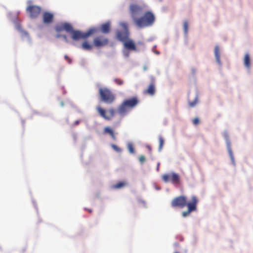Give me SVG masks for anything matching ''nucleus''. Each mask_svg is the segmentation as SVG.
I'll return each instance as SVG.
<instances>
[{
  "label": "nucleus",
  "mask_w": 253,
  "mask_h": 253,
  "mask_svg": "<svg viewBox=\"0 0 253 253\" xmlns=\"http://www.w3.org/2000/svg\"><path fill=\"white\" fill-rule=\"evenodd\" d=\"M162 178L165 182H170L173 184H177L179 182V175L174 172L163 174Z\"/></svg>",
  "instance_id": "1a4fd4ad"
},
{
  "label": "nucleus",
  "mask_w": 253,
  "mask_h": 253,
  "mask_svg": "<svg viewBox=\"0 0 253 253\" xmlns=\"http://www.w3.org/2000/svg\"><path fill=\"white\" fill-rule=\"evenodd\" d=\"M64 57H65V58L66 59H67V60L68 61L69 63H70L71 62V59H70V58H69L68 57V56H67V55H65Z\"/></svg>",
  "instance_id": "c756f323"
},
{
  "label": "nucleus",
  "mask_w": 253,
  "mask_h": 253,
  "mask_svg": "<svg viewBox=\"0 0 253 253\" xmlns=\"http://www.w3.org/2000/svg\"><path fill=\"white\" fill-rule=\"evenodd\" d=\"M83 42L82 44V47L84 50H91L93 45L90 43L88 41H86V39Z\"/></svg>",
  "instance_id": "2eb2a0df"
},
{
  "label": "nucleus",
  "mask_w": 253,
  "mask_h": 253,
  "mask_svg": "<svg viewBox=\"0 0 253 253\" xmlns=\"http://www.w3.org/2000/svg\"><path fill=\"white\" fill-rule=\"evenodd\" d=\"M25 250H26V249H25V248L23 249H22V250H21V252H22V253H24V252H25Z\"/></svg>",
  "instance_id": "72a5a7b5"
},
{
  "label": "nucleus",
  "mask_w": 253,
  "mask_h": 253,
  "mask_svg": "<svg viewBox=\"0 0 253 253\" xmlns=\"http://www.w3.org/2000/svg\"><path fill=\"white\" fill-rule=\"evenodd\" d=\"M93 42L95 47H103L108 44L109 40L104 36H100L94 38Z\"/></svg>",
  "instance_id": "9d476101"
},
{
  "label": "nucleus",
  "mask_w": 253,
  "mask_h": 253,
  "mask_svg": "<svg viewBox=\"0 0 253 253\" xmlns=\"http://www.w3.org/2000/svg\"><path fill=\"white\" fill-rule=\"evenodd\" d=\"M99 94L101 100L105 103L111 104L115 100V95L107 87L100 88Z\"/></svg>",
  "instance_id": "39448f33"
},
{
  "label": "nucleus",
  "mask_w": 253,
  "mask_h": 253,
  "mask_svg": "<svg viewBox=\"0 0 253 253\" xmlns=\"http://www.w3.org/2000/svg\"><path fill=\"white\" fill-rule=\"evenodd\" d=\"M60 37V36L59 35H57V37L59 38Z\"/></svg>",
  "instance_id": "f704fd0d"
},
{
  "label": "nucleus",
  "mask_w": 253,
  "mask_h": 253,
  "mask_svg": "<svg viewBox=\"0 0 253 253\" xmlns=\"http://www.w3.org/2000/svg\"><path fill=\"white\" fill-rule=\"evenodd\" d=\"M113 81L115 84L119 85H121L124 84V81L120 78H115Z\"/></svg>",
  "instance_id": "4be33fe9"
},
{
  "label": "nucleus",
  "mask_w": 253,
  "mask_h": 253,
  "mask_svg": "<svg viewBox=\"0 0 253 253\" xmlns=\"http://www.w3.org/2000/svg\"><path fill=\"white\" fill-rule=\"evenodd\" d=\"M96 109L100 116L105 120L108 121L111 120L112 118L114 117L116 112L115 109L111 108L108 110L109 115H107L106 114V111L101 107H97Z\"/></svg>",
  "instance_id": "6e6552de"
},
{
  "label": "nucleus",
  "mask_w": 253,
  "mask_h": 253,
  "mask_svg": "<svg viewBox=\"0 0 253 253\" xmlns=\"http://www.w3.org/2000/svg\"><path fill=\"white\" fill-rule=\"evenodd\" d=\"M104 132L108 133L113 140H116V138L113 130L110 127H105L104 129Z\"/></svg>",
  "instance_id": "a211bd4d"
},
{
  "label": "nucleus",
  "mask_w": 253,
  "mask_h": 253,
  "mask_svg": "<svg viewBox=\"0 0 253 253\" xmlns=\"http://www.w3.org/2000/svg\"><path fill=\"white\" fill-rule=\"evenodd\" d=\"M159 151H161L163 148V145L164 144V139L162 137V136H159Z\"/></svg>",
  "instance_id": "aec40b11"
},
{
  "label": "nucleus",
  "mask_w": 253,
  "mask_h": 253,
  "mask_svg": "<svg viewBox=\"0 0 253 253\" xmlns=\"http://www.w3.org/2000/svg\"><path fill=\"white\" fill-rule=\"evenodd\" d=\"M63 37V38L65 40V41L66 42H67V36L66 35H63L62 36Z\"/></svg>",
  "instance_id": "2f4dec72"
},
{
  "label": "nucleus",
  "mask_w": 253,
  "mask_h": 253,
  "mask_svg": "<svg viewBox=\"0 0 253 253\" xmlns=\"http://www.w3.org/2000/svg\"><path fill=\"white\" fill-rule=\"evenodd\" d=\"M111 147L115 151L117 152H121L122 151V149L115 144H112Z\"/></svg>",
  "instance_id": "b1692460"
},
{
  "label": "nucleus",
  "mask_w": 253,
  "mask_h": 253,
  "mask_svg": "<svg viewBox=\"0 0 253 253\" xmlns=\"http://www.w3.org/2000/svg\"><path fill=\"white\" fill-rule=\"evenodd\" d=\"M147 69L146 67H144V70H146Z\"/></svg>",
  "instance_id": "c9c22d12"
},
{
  "label": "nucleus",
  "mask_w": 253,
  "mask_h": 253,
  "mask_svg": "<svg viewBox=\"0 0 253 253\" xmlns=\"http://www.w3.org/2000/svg\"><path fill=\"white\" fill-rule=\"evenodd\" d=\"M139 103L136 97L125 100L118 108V112L121 116H124L132 108L135 107Z\"/></svg>",
  "instance_id": "20e7f679"
},
{
  "label": "nucleus",
  "mask_w": 253,
  "mask_h": 253,
  "mask_svg": "<svg viewBox=\"0 0 253 253\" xmlns=\"http://www.w3.org/2000/svg\"><path fill=\"white\" fill-rule=\"evenodd\" d=\"M41 11V7L37 5H29L26 8V12L30 17L32 19L37 18L40 14Z\"/></svg>",
  "instance_id": "423d86ee"
},
{
  "label": "nucleus",
  "mask_w": 253,
  "mask_h": 253,
  "mask_svg": "<svg viewBox=\"0 0 253 253\" xmlns=\"http://www.w3.org/2000/svg\"><path fill=\"white\" fill-rule=\"evenodd\" d=\"M244 63L246 67L249 69L251 66V59L250 55L248 53L246 54L244 59Z\"/></svg>",
  "instance_id": "dca6fc26"
},
{
  "label": "nucleus",
  "mask_w": 253,
  "mask_h": 253,
  "mask_svg": "<svg viewBox=\"0 0 253 253\" xmlns=\"http://www.w3.org/2000/svg\"><path fill=\"white\" fill-rule=\"evenodd\" d=\"M193 123L195 125H197L199 123V120L198 118H195L193 120Z\"/></svg>",
  "instance_id": "cd10ccee"
},
{
  "label": "nucleus",
  "mask_w": 253,
  "mask_h": 253,
  "mask_svg": "<svg viewBox=\"0 0 253 253\" xmlns=\"http://www.w3.org/2000/svg\"><path fill=\"white\" fill-rule=\"evenodd\" d=\"M127 147L128 151L130 153L133 154L134 153V149L132 144H128Z\"/></svg>",
  "instance_id": "a878e982"
},
{
  "label": "nucleus",
  "mask_w": 253,
  "mask_h": 253,
  "mask_svg": "<svg viewBox=\"0 0 253 253\" xmlns=\"http://www.w3.org/2000/svg\"><path fill=\"white\" fill-rule=\"evenodd\" d=\"M228 152H229V153L230 154L231 158L232 159L233 158V154H232L231 149H230L229 146L228 147Z\"/></svg>",
  "instance_id": "c85d7f7f"
},
{
  "label": "nucleus",
  "mask_w": 253,
  "mask_h": 253,
  "mask_svg": "<svg viewBox=\"0 0 253 253\" xmlns=\"http://www.w3.org/2000/svg\"><path fill=\"white\" fill-rule=\"evenodd\" d=\"M120 25L124 29V31H117V37L119 40L123 42L128 39L129 32L127 28V25L126 23L122 22L120 23Z\"/></svg>",
  "instance_id": "0eeeda50"
},
{
  "label": "nucleus",
  "mask_w": 253,
  "mask_h": 253,
  "mask_svg": "<svg viewBox=\"0 0 253 253\" xmlns=\"http://www.w3.org/2000/svg\"><path fill=\"white\" fill-rule=\"evenodd\" d=\"M143 7L136 4H131L129 11L131 17L135 25L139 28H143L151 26L154 23L155 17L154 14L150 11H147L140 17L137 15L142 12Z\"/></svg>",
  "instance_id": "f257e3e1"
},
{
  "label": "nucleus",
  "mask_w": 253,
  "mask_h": 253,
  "mask_svg": "<svg viewBox=\"0 0 253 253\" xmlns=\"http://www.w3.org/2000/svg\"><path fill=\"white\" fill-rule=\"evenodd\" d=\"M127 183L126 181H120L113 186L114 188L119 189L126 185Z\"/></svg>",
  "instance_id": "6ab92c4d"
},
{
  "label": "nucleus",
  "mask_w": 253,
  "mask_h": 253,
  "mask_svg": "<svg viewBox=\"0 0 253 253\" xmlns=\"http://www.w3.org/2000/svg\"><path fill=\"white\" fill-rule=\"evenodd\" d=\"M214 55L217 62L219 65H221V61L220 59V51L219 47L218 46H215L214 48Z\"/></svg>",
  "instance_id": "f3484780"
},
{
  "label": "nucleus",
  "mask_w": 253,
  "mask_h": 253,
  "mask_svg": "<svg viewBox=\"0 0 253 253\" xmlns=\"http://www.w3.org/2000/svg\"><path fill=\"white\" fill-rule=\"evenodd\" d=\"M198 102L197 98H195V100L192 102H189V105L191 107H194Z\"/></svg>",
  "instance_id": "393cba45"
},
{
  "label": "nucleus",
  "mask_w": 253,
  "mask_h": 253,
  "mask_svg": "<svg viewBox=\"0 0 253 253\" xmlns=\"http://www.w3.org/2000/svg\"><path fill=\"white\" fill-rule=\"evenodd\" d=\"M100 31L104 34H108L110 31V23L109 22L102 24L100 27Z\"/></svg>",
  "instance_id": "4468645a"
},
{
  "label": "nucleus",
  "mask_w": 253,
  "mask_h": 253,
  "mask_svg": "<svg viewBox=\"0 0 253 253\" xmlns=\"http://www.w3.org/2000/svg\"><path fill=\"white\" fill-rule=\"evenodd\" d=\"M199 199L195 196H192L191 200L188 202H187L185 197L179 196L172 200L171 206L174 208L178 207L180 209H183L185 206H187V210L182 212V216L186 217L189 215L192 212L197 210V205Z\"/></svg>",
  "instance_id": "f03ea898"
},
{
  "label": "nucleus",
  "mask_w": 253,
  "mask_h": 253,
  "mask_svg": "<svg viewBox=\"0 0 253 253\" xmlns=\"http://www.w3.org/2000/svg\"><path fill=\"white\" fill-rule=\"evenodd\" d=\"M183 30L185 34H187L188 32V22L185 21L183 23Z\"/></svg>",
  "instance_id": "5701e85b"
},
{
  "label": "nucleus",
  "mask_w": 253,
  "mask_h": 253,
  "mask_svg": "<svg viewBox=\"0 0 253 253\" xmlns=\"http://www.w3.org/2000/svg\"><path fill=\"white\" fill-rule=\"evenodd\" d=\"M124 47L129 50L136 51V46L135 43L132 40L127 39L126 41L123 42Z\"/></svg>",
  "instance_id": "f8f14e48"
},
{
  "label": "nucleus",
  "mask_w": 253,
  "mask_h": 253,
  "mask_svg": "<svg viewBox=\"0 0 253 253\" xmlns=\"http://www.w3.org/2000/svg\"><path fill=\"white\" fill-rule=\"evenodd\" d=\"M148 149H150V150L151 149L150 147H149V146L148 147Z\"/></svg>",
  "instance_id": "e433bc0d"
},
{
  "label": "nucleus",
  "mask_w": 253,
  "mask_h": 253,
  "mask_svg": "<svg viewBox=\"0 0 253 253\" xmlns=\"http://www.w3.org/2000/svg\"><path fill=\"white\" fill-rule=\"evenodd\" d=\"M150 79L151 81L150 84L148 86L147 89L144 91V93L153 95L155 94L156 90L155 78L153 76H150Z\"/></svg>",
  "instance_id": "9b49d317"
},
{
  "label": "nucleus",
  "mask_w": 253,
  "mask_h": 253,
  "mask_svg": "<svg viewBox=\"0 0 253 253\" xmlns=\"http://www.w3.org/2000/svg\"><path fill=\"white\" fill-rule=\"evenodd\" d=\"M55 30L57 32L64 31V23L58 24L55 27Z\"/></svg>",
  "instance_id": "412c9836"
},
{
  "label": "nucleus",
  "mask_w": 253,
  "mask_h": 253,
  "mask_svg": "<svg viewBox=\"0 0 253 253\" xmlns=\"http://www.w3.org/2000/svg\"><path fill=\"white\" fill-rule=\"evenodd\" d=\"M64 30L68 33H72V39L74 41H77L80 39H86L90 36L97 32V29L96 28H91L88 30L86 32H82L78 30H73L72 25L67 23H64Z\"/></svg>",
  "instance_id": "7ed1b4c3"
},
{
  "label": "nucleus",
  "mask_w": 253,
  "mask_h": 253,
  "mask_svg": "<svg viewBox=\"0 0 253 253\" xmlns=\"http://www.w3.org/2000/svg\"><path fill=\"white\" fill-rule=\"evenodd\" d=\"M54 15L49 12H44L42 14V20L44 24L51 23L53 21Z\"/></svg>",
  "instance_id": "ddd939ff"
},
{
  "label": "nucleus",
  "mask_w": 253,
  "mask_h": 253,
  "mask_svg": "<svg viewBox=\"0 0 253 253\" xmlns=\"http://www.w3.org/2000/svg\"><path fill=\"white\" fill-rule=\"evenodd\" d=\"M139 160L140 163H143L145 161V157L144 156L141 155L139 157Z\"/></svg>",
  "instance_id": "bb28decb"
},
{
  "label": "nucleus",
  "mask_w": 253,
  "mask_h": 253,
  "mask_svg": "<svg viewBox=\"0 0 253 253\" xmlns=\"http://www.w3.org/2000/svg\"><path fill=\"white\" fill-rule=\"evenodd\" d=\"M85 210L89 212H92V210H90V209H86V208H85L84 209Z\"/></svg>",
  "instance_id": "473e14b6"
},
{
  "label": "nucleus",
  "mask_w": 253,
  "mask_h": 253,
  "mask_svg": "<svg viewBox=\"0 0 253 253\" xmlns=\"http://www.w3.org/2000/svg\"><path fill=\"white\" fill-rule=\"evenodd\" d=\"M80 121H76L74 122V125H78L80 123Z\"/></svg>",
  "instance_id": "7c9ffc66"
}]
</instances>
